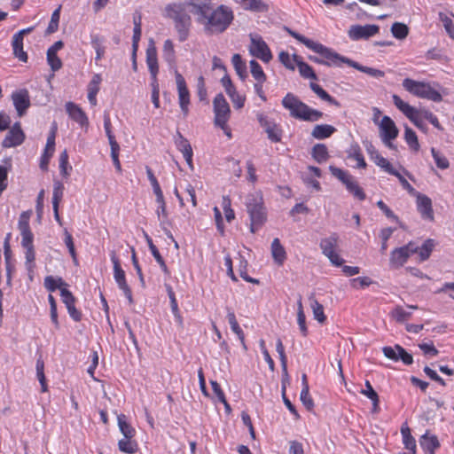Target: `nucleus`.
Segmentation results:
<instances>
[{"label":"nucleus","mask_w":454,"mask_h":454,"mask_svg":"<svg viewBox=\"0 0 454 454\" xmlns=\"http://www.w3.org/2000/svg\"><path fill=\"white\" fill-rule=\"evenodd\" d=\"M193 8V13L198 16V22L204 26L207 32L210 34H220L224 32L233 20V12L226 5H219L216 9L211 10L207 4H186Z\"/></svg>","instance_id":"nucleus-1"},{"label":"nucleus","mask_w":454,"mask_h":454,"mask_svg":"<svg viewBox=\"0 0 454 454\" xmlns=\"http://www.w3.org/2000/svg\"><path fill=\"white\" fill-rule=\"evenodd\" d=\"M286 30L297 41L303 43L306 47L314 52L318 53L324 59L325 66L337 67H340L342 64H347L348 67L351 66L352 59L337 53L333 49L328 48L320 43L309 39L288 27H286Z\"/></svg>","instance_id":"nucleus-2"},{"label":"nucleus","mask_w":454,"mask_h":454,"mask_svg":"<svg viewBox=\"0 0 454 454\" xmlns=\"http://www.w3.org/2000/svg\"><path fill=\"white\" fill-rule=\"evenodd\" d=\"M164 16L172 20L179 42L186 41L191 33L192 18L184 4H169L165 7Z\"/></svg>","instance_id":"nucleus-3"},{"label":"nucleus","mask_w":454,"mask_h":454,"mask_svg":"<svg viewBox=\"0 0 454 454\" xmlns=\"http://www.w3.org/2000/svg\"><path fill=\"white\" fill-rule=\"evenodd\" d=\"M282 106L289 111L290 115L304 121H317L323 113L309 107L292 93H287L282 99Z\"/></svg>","instance_id":"nucleus-4"},{"label":"nucleus","mask_w":454,"mask_h":454,"mask_svg":"<svg viewBox=\"0 0 454 454\" xmlns=\"http://www.w3.org/2000/svg\"><path fill=\"white\" fill-rule=\"evenodd\" d=\"M245 205L250 219V231L255 233L267 220V211L262 192L256 191L249 193L246 198Z\"/></svg>","instance_id":"nucleus-5"},{"label":"nucleus","mask_w":454,"mask_h":454,"mask_svg":"<svg viewBox=\"0 0 454 454\" xmlns=\"http://www.w3.org/2000/svg\"><path fill=\"white\" fill-rule=\"evenodd\" d=\"M402 85L405 90L418 98H426L436 103L442 100L441 93L428 82L405 78Z\"/></svg>","instance_id":"nucleus-6"},{"label":"nucleus","mask_w":454,"mask_h":454,"mask_svg":"<svg viewBox=\"0 0 454 454\" xmlns=\"http://www.w3.org/2000/svg\"><path fill=\"white\" fill-rule=\"evenodd\" d=\"M329 169L333 176L339 179L346 187L347 191L351 193L356 199L364 200L366 195L364 190L359 186L356 177L350 175L348 171L341 168L330 166Z\"/></svg>","instance_id":"nucleus-7"},{"label":"nucleus","mask_w":454,"mask_h":454,"mask_svg":"<svg viewBox=\"0 0 454 454\" xmlns=\"http://www.w3.org/2000/svg\"><path fill=\"white\" fill-rule=\"evenodd\" d=\"M249 39L248 51L250 55L264 63H269L272 59L273 55L262 37L258 34H250Z\"/></svg>","instance_id":"nucleus-8"},{"label":"nucleus","mask_w":454,"mask_h":454,"mask_svg":"<svg viewBox=\"0 0 454 454\" xmlns=\"http://www.w3.org/2000/svg\"><path fill=\"white\" fill-rule=\"evenodd\" d=\"M393 103L417 128L427 132V125L419 115L417 108L404 102L398 95L392 96Z\"/></svg>","instance_id":"nucleus-9"},{"label":"nucleus","mask_w":454,"mask_h":454,"mask_svg":"<svg viewBox=\"0 0 454 454\" xmlns=\"http://www.w3.org/2000/svg\"><path fill=\"white\" fill-rule=\"evenodd\" d=\"M339 246V236L333 233L329 237L322 239L320 241V248L324 255H325L334 266H341L344 260L336 253Z\"/></svg>","instance_id":"nucleus-10"},{"label":"nucleus","mask_w":454,"mask_h":454,"mask_svg":"<svg viewBox=\"0 0 454 454\" xmlns=\"http://www.w3.org/2000/svg\"><path fill=\"white\" fill-rule=\"evenodd\" d=\"M213 110L215 114V125L224 129L231 116V108L222 93L215 97L213 100Z\"/></svg>","instance_id":"nucleus-11"},{"label":"nucleus","mask_w":454,"mask_h":454,"mask_svg":"<svg viewBox=\"0 0 454 454\" xmlns=\"http://www.w3.org/2000/svg\"><path fill=\"white\" fill-rule=\"evenodd\" d=\"M417 251L418 247L413 242H409L405 246L394 249L390 253V267L395 269L401 268L408 261L410 256L417 253Z\"/></svg>","instance_id":"nucleus-12"},{"label":"nucleus","mask_w":454,"mask_h":454,"mask_svg":"<svg viewBox=\"0 0 454 454\" xmlns=\"http://www.w3.org/2000/svg\"><path fill=\"white\" fill-rule=\"evenodd\" d=\"M379 129L383 144L389 149H395L392 140L397 137L399 131L394 121L387 115L384 116L379 124Z\"/></svg>","instance_id":"nucleus-13"},{"label":"nucleus","mask_w":454,"mask_h":454,"mask_svg":"<svg viewBox=\"0 0 454 454\" xmlns=\"http://www.w3.org/2000/svg\"><path fill=\"white\" fill-rule=\"evenodd\" d=\"M256 119L261 127L263 128L268 138L271 142L278 143L281 141L282 129L278 124H277L273 120L270 119L263 113L260 112L256 114Z\"/></svg>","instance_id":"nucleus-14"},{"label":"nucleus","mask_w":454,"mask_h":454,"mask_svg":"<svg viewBox=\"0 0 454 454\" xmlns=\"http://www.w3.org/2000/svg\"><path fill=\"white\" fill-rule=\"evenodd\" d=\"M380 32V27L374 24L353 25L348 31V37L353 41L369 39Z\"/></svg>","instance_id":"nucleus-15"},{"label":"nucleus","mask_w":454,"mask_h":454,"mask_svg":"<svg viewBox=\"0 0 454 454\" xmlns=\"http://www.w3.org/2000/svg\"><path fill=\"white\" fill-rule=\"evenodd\" d=\"M175 78L178 92V103L183 114L186 116L189 112L190 92L184 76L177 70L175 72Z\"/></svg>","instance_id":"nucleus-16"},{"label":"nucleus","mask_w":454,"mask_h":454,"mask_svg":"<svg viewBox=\"0 0 454 454\" xmlns=\"http://www.w3.org/2000/svg\"><path fill=\"white\" fill-rule=\"evenodd\" d=\"M24 140L25 134L21 129L20 123L16 122L11 127L4 139L2 141V146L4 148L16 147L21 145Z\"/></svg>","instance_id":"nucleus-17"},{"label":"nucleus","mask_w":454,"mask_h":454,"mask_svg":"<svg viewBox=\"0 0 454 454\" xmlns=\"http://www.w3.org/2000/svg\"><path fill=\"white\" fill-rule=\"evenodd\" d=\"M382 351L384 356L388 359L394 361L402 360V362L406 365H410L413 363L412 356L400 345H395V347H384Z\"/></svg>","instance_id":"nucleus-18"},{"label":"nucleus","mask_w":454,"mask_h":454,"mask_svg":"<svg viewBox=\"0 0 454 454\" xmlns=\"http://www.w3.org/2000/svg\"><path fill=\"white\" fill-rule=\"evenodd\" d=\"M413 196L416 197L417 209L421 215V217L426 220H434V210L431 199L417 192Z\"/></svg>","instance_id":"nucleus-19"},{"label":"nucleus","mask_w":454,"mask_h":454,"mask_svg":"<svg viewBox=\"0 0 454 454\" xmlns=\"http://www.w3.org/2000/svg\"><path fill=\"white\" fill-rule=\"evenodd\" d=\"M13 106L20 117L23 116L30 106V98L27 90H20L12 94Z\"/></svg>","instance_id":"nucleus-20"},{"label":"nucleus","mask_w":454,"mask_h":454,"mask_svg":"<svg viewBox=\"0 0 454 454\" xmlns=\"http://www.w3.org/2000/svg\"><path fill=\"white\" fill-rule=\"evenodd\" d=\"M66 111L68 116L81 127H87L89 125V120L84 111L76 104L73 102H67L66 104Z\"/></svg>","instance_id":"nucleus-21"},{"label":"nucleus","mask_w":454,"mask_h":454,"mask_svg":"<svg viewBox=\"0 0 454 454\" xmlns=\"http://www.w3.org/2000/svg\"><path fill=\"white\" fill-rule=\"evenodd\" d=\"M419 445L426 454H434L435 450L440 448V442L436 435L430 434L427 430L419 438Z\"/></svg>","instance_id":"nucleus-22"},{"label":"nucleus","mask_w":454,"mask_h":454,"mask_svg":"<svg viewBox=\"0 0 454 454\" xmlns=\"http://www.w3.org/2000/svg\"><path fill=\"white\" fill-rule=\"evenodd\" d=\"M364 145L366 148L368 154L371 157V160H372L377 166L383 168L387 173L391 168H393L390 162L386 158L380 154L378 150L371 142L366 141L364 143Z\"/></svg>","instance_id":"nucleus-23"},{"label":"nucleus","mask_w":454,"mask_h":454,"mask_svg":"<svg viewBox=\"0 0 454 454\" xmlns=\"http://www.w3.org/2000/svg\"><path fill=\"white\" fill-rule=\"evenodd\" d=\"M177 149L183 153V156L191 168H192V148L189 141L184 138L181 133H177L175 139Z\"/></svg>","instance_id":"nucleus-24"},{"label":"nucleus","mask_w":454,"mask_h":454,"mask_svg":"<svg viewBox=\"0 0 454 454\" xmlns=\"http://www.w3.org/2000/svg\"><path fill=\"white\" fill-rule=\"evenodd\" d=\"M56 125L52 128L51 133L47 137V143L44 149V153L42 155L40 167L44 169L47 168L50 158L52 156L55 150V137H56Z\"/></svg>","instance_id":"nucleus-25"},{"label":"nucleus","mask_w":454,"mask_h":454,"mask_svg":"<svg viewBox=\"0 0 454 454\" xmlns=\"http://www.w3.org/2000/svg\"><path fill=\"white\" fill-rule=\"evenodd\" d=\"M347 157L348 160L356 161V165L354 166L355 168H364L366 167V162L361 148L357 144L351 145L347 151Z\"/></svg>","instance_id":"nucleus-26"},{"label":"nucleus","mask_w":454,"mask_h":454,"mask_svg":"<svg viewBox=\"0 0 454 454\" xmlns=\"http://www.w3.org/2000/svg\"><path fill=\"white\" fill-rule=\"evenodd\" d=\"M227 319L230 324L231 331L238 336L244 349H247V346L245 344L244 333L237 321L234 311L229 308H227Z\"/></svg>","instance_id":"nucleus-27"},{"label":"nucleus","mask_w":454,"mask_h":454,"mask_svg":"<svg viewBox=\"0 0 454 454\" xmlns=\"http://www.w3.org/2000/svg\"><path fill=\"white\" fill-rule=\"evenodd\" d=\"M335 132L336 129L332 125L317 124L313 128L311 136L316 139L323 140L330 137Z\"/></svg>","instance_id":"nucleus-28"},{"label":"nucleus","mask_w":454,"mask_h":454,"mask_svg":"<svg viewBox=\"0 0 454 454\" xmlns=\"http://www.w3.org/2000/svg\"><path fill=\"white\" fill-rule=\"evenodd\" d=\"M146 64L150 73H159L157 50L153 41L146 50Z\"/></svg>","instance_id":"nucleus-29"},{"label":"nucleus","mask_w":454,"mask_h":454,"mask_svg":"<svg viewBox=\"0 0 454 454\" xmlns=\"http://www.w3.org/2000/svg\"><path fill=\"white\" fill-rule=\"evenodd\" d=\"M101 81V75L96 74L92 76V79L88 85V99L92 106L97 105V94L99 91V84Z\"/></svg>","instance_id":"nucleus-30"},{"label":"nucleus","mask_w":454,"mask_h":454,"mask_svg":"<svg viewBox=\"0 0 454 454\" xmlns=\"http://www.w3.org/2000/svg\"><path fill=\"white\" fill-rule=\"evenodd\" d=\"M271 254L274 261L278 265H282L286 258V254L284 247L278 238L274 239L271 243Z\"/></svg>","instance_id":"nucleus-31"},{"label":"nucleus","mask_w":454,"mask_h":454,"mask_svg":"<svg viewBox=\"0 0 454 454\" xmlns=\"http://www.w3.org/2000/svg\"><path fill=\"white\" fill-rule=\"evenodd\" d=\"M278 59L286 68L294 71L301 59L296 54L290 55L288 52L283 51L279 52Z\"/></svg>","instance_id":"nucleus-32"},{"label":"nucleus","mask_w":454,"mask_h":454,"mask_svg":"<svg viewBox=\"0 0 454 454\" xmlns=\"http://www.w3.org/2000/svg\"><path fill=\"white\" fill-rule=\"evenodd\" d=\"M118 427L123 437L133 438L136 435V429L128 422L124 414L117 416Z\"/></svg>","instance_id":"nucleus-33"},{"label":"nucleus","mask_w":454,"mask_h":454,"mask_svg":"<svg viewBox=\"0 0 454 454\" xmlns=\"http://www.w3.org/2000/svg\"><path fill=\"white\" fill-rule=\"evenodd\" d=\"M12 46L14 56L18 58L20 61L27 62V55L23 51V38L20 37L19 35L14 34L12 36Z\"/></svg>","instance_id":"nucleus-34"},{"label":"nucleus","mask_w":454,"mask_h":454,"mask_svg":"<svg viewBox=\"0 0 454 454\" xmlns=\"http://www.w3.org/2000/svg\"><path fill=\"white\" fill-rule=\"evenodd\" d=\"M162 58L170 67L175 66L176 51L174 49V43L170 39L164 41L162 48Z\"/></svg>","instance_id":"nucleus-35"},{"label":"nucleus","mask_w":454,"mask_h":454,"mask_svg":"<svg viewBox=\"0 0 454 454\" xmlns=\"http://www.w3.org/2000/svg\"><path fill=\"white\" fill-rule=\"evenodd\" d=\"M309 87L322 100L337 107L340 106V104L317 83L310 82Z\"/></svg>","instance_id":"nucleus-36"},{"label":"nucleus","mask_w":454,"mask_h":454,"mask_svg":"<svg viewBox=\"0 0 454 454\" xmlns=\"http://www.w3.org/2000/svg\"><path fill=\"white\" fill-rule=\"evenodd\" d=\"M401 434L405 449L409 450L411 454H416V441L411 435L410 428L408 427H402Z\"/></svg>","instance_id":"nucleus-37"},{"label":"nucleus","mask_w":454,"mask_h":454,"mask_svg":"<svg viewBox=\"0 0 454 454\" xmlns=\"http://www.w3.org/2000/svg\"><path fill=\"white\" fill-rule=\"evenodd\" d=\"M231 62L237 74L241 80H245L247 76V64L242 60L239 54L236 53L231 58Z\"/></svg>","instance_id":"nucleus-38"},{"label":"nucleus","mask_w":454,"mask_h":454,"mask_svg":"<svg viewBox=\"0 0 454 454\" xmlns=\"http://www.w3.org/2000/svg\"><path fill=\"white\" fill-rule=\"evenodd\" d=\"M350 67L360 71V72L365 73L372 77L377 78V79H380L385 76V73L383 71H381L380 69L373 68V67L363 66L354 60H352Z\"/></svg>","instance_id":"nucleus-39"},{"label":"nucleus","mask_w":454,"mask_h":454,"mask_svg":"<svg viewBox=\"0 0 454 454\" xmlns=\"http://www.w3.org/2000/svg\"><path fill=\"white\" fill-rule=\"evenodd\" d=\"M311 154L318 163L325 162L329 158L327 147L324 144L315 145L312 148Z\"/></svg>","instance_id":"nucleus-40"},{"label":"nucleus","mask_w":454,"mask_h":454,"mask_svg":"<svg viewBox=\"0 0 454 454\" xmlns=\"http://www.w3.org/2000/svg\"><path fill=\"white\" fill-rule=\"evenodd\" d=\"M67 284L61 278H54L47 276L44 278V286L50 292H54L57 289L65 288Z\"/></svg>","instance_id":"nucleus-41"},{"label":"nucleus","mask_w":454,"mask_h":454,"mask_svg":"<svg viewBox=\"0 0 454 454\" xmlns=\"http://www.w3.org/2000/svg\"><path fill=\"white\" fill-rule=\"evenodd\" d=\"M435 246L434 240L428 239H427L420 247H418L417 253L419 254V260L424 262L430 257V254Z\"/></svg>","instance_id":"nucleus-42"},{"label":"nucleus","mask_w":454,"mask_h":454,"mask_svg":"<svg viewBox=\"0 0 454 454\" xmlns=\"http://www.w3.org/2000/svg\"><path fill=\"white\" fill-rule=\"evenodd\" d=\"M310 307L312 309L314 318L320 324H324L326 317L324 312V307L316 299L310 298Z\"/></svg>","instance_id":"nucleus-43"},{"label":"nucleus","mask_w":454,"mask_h":454,"mask_svg":"<svg viewBox=\"0 0 454 454\" xmlns=\"http://www.w3.org/2000/svg\"><path fill=\"white\" fill-rule=\"evenodd\" d=\"M361 394L367 396L372 402L373 410L376 411L379 408V395L369 380L365 381V388L361 390Z\"/></svg>","instance_id":"nucleus-44"},{"label":"nucleus","mask_w":454,"mask_h":454,"mask_svg":"<svg viewBox=\"0 0 454 454\" xmlns=\"http://www.w3.org/2000/svg\"><path fill=\"white\" fill-rule=\"evenodd\" d=\"M133 438H126L123 437L122 439L119 440L118 442V448L121 451L133 454L137 450V444L135 441L132 440Z\"/></svg>","instance_id":"nucleus-45"},{"label":"nucleus","mask_w":454,"mask_h":454,"mask_svg":"<svg viewBox=\"0 0 454 454\" xmlns=\"http://www.w3.org/2000/svg\"><path fill=\"white\" fill-rule=\"evenodd\" d=\"M111 261L114 264V278L115 282L125 280V271L121 269L120 261L114 252L111 254Z\"/></svg>","instance_id":"nucleus-46"},{"label":"nucleus","mask_w":454,"mask_h":454,"mask_svg":"<svg viewBox=\"0 0 454 454\" xmlns=\"http://www.w3.org/2000/svg\"><path fill=\"white\" fill-rule=\"evenodd\" d=\"M392 318H394L398 323H403L406 320L410 319L411 317V312L407 311L402 306H396L394 308L390 313Z\"/></svg>","instance_id":"nucleus-47"},{"label":"nucleus","mask_w":454,"mask_h":454,"mask_svg":"<svg viewBox=\"0 0 454 454\" xmlns=\"http://www.w3.org/2000/svg\"><path fill=\"white\" fill-rule=\"evenodd\" d=\"M404 139L410 148L415 152L419 150V144L416 133L409 127H405Z\"/></svg>","instance_id":"nucleus-48"},{"label":"nucleus","mask_w":454,"mask_h":454,"mask_svg":"<svg viewBox=\"0 0 454 454\" xmlns=\"http://www.w3.org/2000/svg\"><path fill=\"white\" fill-rule=\"evenodd\" d=\"M300 74L305 79L317 80V76L315 74L313 68L301 59L298 62L297 66Z\"/></svg>","instance_id":"nucleus-49"},{"label":"nucleus","mask_w":454,"mask_h":454,"mask_svg":"<svg viewBox=\"0 0 454 454\" xmlns=\"http://www.w3.org/2000/svg\"><path fill=\"white\" fill-rule=\"evenodd\" d=\"M249 65H250L251 74L254 78V80L265 82L266 74H264L260 64L256 60L253 59L250 61Z\"/></svg>","instance_id":"nucleus-50"},{"label":"nucleus","mask_w":454,"mask_h":454,"mask_svg":"<svg viewBox=\"0 0 454 454\" xmlns=\"http://www.w3.org/2000/svg\"><path fill=\"white\" fill-rule=\"evenodd\" d=\"M387 173L396 176L403 188L406 190L411 195H414L417 192V191L410 184V183L404 178V176L396 169H395L394 167L391 168L387 171Z\"/></svg>","instance_id":"nucleus-51"},{"label":"nucleus","mask_w":454,"mask_h":454,"mask_svg":"<svg viewBox=\"0 0 454 454\" xmlns=\"http://www.w3.org/2000/svg\"><path fill=\"white\" fill-rule=\"evenodd\" d=\"M418 111L423 120L428 121L437 129H442V127L440 124L438 118L432 112L425 108L418 109Z\"/></svg>","instance_id":"nucleus-52"},{"label":"nucleus","mask_w":454,"mask_h":454,"mask_svg":"<svg viewBox=\"0 0 454 454\" xmlns=\"http://www.w3.org/2000/svg\"><path fill=\"white\" fill-rule=\"evenodd\" d=\"M391 32L396 39H404L408 35L409 28L403 23L395 22L391 27Z\"/></svg>","instance_id":"nucleus-53"},{"label":"nucleus","mask_w":454,"mask_h":454,"mask_svg":"<svg viewBox=\"0 0 454 454\" xmlns=\"http://www.w3.org/2000/svg\"><path fill=\"white\" fill-rule=\"evenodd\" d=\"M25 249H26V252H25L26 262L25 263H26L27 270L29 272V278H30V279H32L33 278L32 273L34 271V267H35L34 261L35 259V254L34 247H27Z\"/></svg>","instance_id":"nucleus-54"},{"label":"nucleus","mask_w":454,"mask_h":454,"mask_svg":"<svg viewBox=\"0 0 454 454\" xmlns=\"http://www.w3.org/2000/svg\"><path fill=\"white\" fill-rule=\"evenodd\" d=\"M431 153L434 160V162L436 166L441 169H446L450 167L449 160L440 153L438 151L435 150V148H431Z\"/></svg>","instance_id":"nucleus-55"},{"label":"nucleus","mask_w":454,"mask_h":454,"mask_svg":"<svg viewBox=\"0 0 454 454\" xmlns=\"http://www.w3.org/2000/svg\"><path fill=\"white\" fill-rule=\"evenodd\" d=\"M64 185L59 181H54L52 193V206H59L63 197Z\"/></svg>","instance_id":"nucleus-56"},{"label":"nucleus","mask_w":454,"mask_h":454,"mask_svg":"<svg viewBox=\"0 0 454 454\" xmlns=\"http://www.w3.org/2000/svg\"><path fill=\"white\" fill-rule=\"evenodd\" d=\"M241 4L245 9L252 11H262L264 8V4L261 0H234Z\"/></svg>","instance_id":"nucleus-57"},{"label":"nucleus","mask_w":454,"mask_h":454,"mask_svg":"<svg viewBox=\"0 0 454 454\" xmlns=\"http://www.w3.org/2000/svg\"><path fill=\"white\" fill-rule=\"evenodd\" d=\"M276 350L279 355V359L281 362V366H282L283 372L286 375L287 374V368H286L287 367V358H286V356L285 353L284 345L282 343L281 339H279V338L277 340V342H276Z\"/></svg>","instance_id":"nucleus-58"},{"label":"nucleus","mask_w":454,"mask_h":454,"mask_svg":"<svg viewBox=\"0 0 454 454\" xmlns=\"http://www.w3.org/2000/svg\"><path fill=\"white\" fill-rule=\"evenodd\" d=\"M222 207L225 215V218L228 222H231L235 218V214L231 208V201L229 196H223L222 200Z\"/></svg>","instance_id":"nucleus-59"},{"label":"nucleus","mask_w":454,"mask_h":454,"mask_svg":"<svg viewBox=\"0 0 454 454\" xmlns=\"http://www.w3.org/2000/svg\"><path fill=\"white\" fill-rule=\"evenodd\" d=\"M60 18V7L56 9L51 17V21L46 29L47 34H52L58 30L59 22Z\"/></svg>","instance_id":"nucleus-60"},{"label":"nucleus","mask_w":454,"mask_h":454,"mask_svg":"<svg viewBox=\"0 0 454 454\" xmlns=\"http://www.w3.org/2000/svg\"><path fill=\"white\" fill-rule=\"evenodd\" d=\"M111 127H112V124H111L110 115L108 113L105 112V114H104V129H105L106 134L107 136L110 145H112L114 144H118L114 134L112 133Z\"/></svg>","instance_id":"nucleus-61"},{"label":"nucleus","mask_w":454,"mask_h":454,"mask_svg":"<svg viewBox=\"0 0 454 454\" xmlns=\"http://www.w3.org/2000/svg\"><path fill=\"white\" fill-rule=\"evenodd\" d=\"M29 216H30V212L21 213L20 219H19V223H18V228H19L20 233L31 231L30 226H29Z\"/></svg>","instance_id":"nucleus-62"},{"label":"nucleus","mask_w":454,"mask_h":454,"mask_svg":"<svg viewBox=\"0 0 454 454\" xmlns=\"http://www.w3.org/2000/svg\"><path fill=\"white\" fill-rule=\"evenodd\" d=\"M68 168L72 169V167L68 164V154L65 150L59 155V169L60 173L64 176H67L69 175Z\"/></svg>","instance_id":"nucleus-63"},{"label":"nucleus","mask_w":454,"mask_h":454,"mask_svg":"<svg viewBox=\"0 0 454 454\" xmlns=\"http://www.w3.org/2000/svg\"><path fill=\"white\" fill-rule=\"evenodd\" d=\"M47 62L53 72L59 70L62 67L61 59L55 53L47 52Z\"/></svg>","instance_id":"nucleus-64"}]
</instances>
